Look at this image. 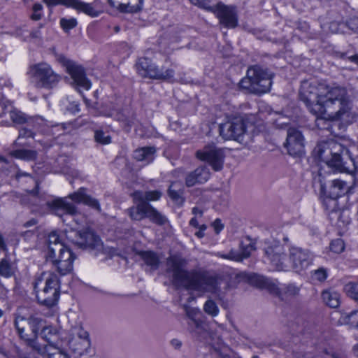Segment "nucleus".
<instances>
[{
	"mask_svg": "<svg viewBox=\"0 0 358 358\" xmlns=\"http://www.w3.org/2000/svg\"><path fill=\"white\" fill-rule=\"evenodd\" d=\"M44 350L48 358H70L66 352L55 348L52 345H46Z\"/></svg>",
	"mask_w": 358,
	"mask_h": 358,
	"instance_id": "38",
	"label": "nucleus"
},
{
	"mask_svg": "<svg viewBox=\"0 0 358 358\" xmlns=\"http://www.w3.org/2000/svg\"><path fill=\"white\" fill-rule=\"evenodd\" d=\"M289 260L292 264V269L299 273L306 270L312 264L313 257L308 250L292 246L289 249Z\"/></svg>",
	"mask_w": 358,
	"mask_h": 358,
	"instance_id": "15",
	"label": "nucleus"
},
{
	"mask_svg": "<svg viewBox=\"0 0 358 358\" xmlns=\"http://www.w3.org/2000/svg\"><path fill=\"white\" fill-rule=\"evenodd\" d=\"M0 163L5 164L6 165L10 164L8 160L5 157L1 156V155H0Z\"/></svg>",
	"mask_w": 358,
	"mask_h": 358,
	"instance_id": "63",
	"label": "nucleus"
},
{
	"mask_svg": "<svg viewBox=\"0 0 358 358\" xmlns=\"http://www.w3.org/2000/svg\"><path fill=\"white\" fill-rule=\"evenodd\" d=\"M59 280L55 273H50L45 279L44 287L37 291L36 297L38 301L48 308L57 303L59 298Z\"/></svg>",
	"mask_w": 358,
	"mask_h": 358,
	"instance_id": "8",
	"label": "nucleus"
},
{
	"mask_svg": "<svg viewBox=\"0 0 358 358\" xmlns=\"http://www.w3.org/2000/svg\"><path fill=\"white\" fill-rule=\"evenodd\" d=\"M212 226L215 230V232L217 234H219L224 228L223 224L221 222V220L219 219H216L212 224Z\"/></svg>",
	"mask_w": 358,
	"mask_h": 358,
	"instance_id": "52",
	"label": "nucleus"
},
{
	"mask_svg": "<svg viewBox=\"0 0 358 358\" xmlns=\"http://www.w3.org/2000/svg\"><path fill=\"white\" fill-rule=\"evenodd\" d=\"M155 153L156 148L154 146H146L136 149L134 151V157L138 161L149 164L154 160Z\"/></svg>",
	"mask_w": 358,
	"mask_h": 358,
	"instance_id": "25",
	"label": "nucleus"
},
{
	"mask_svg": "<svg viewBox=\"0 0 358 358\" xmlns=\"http://www.w3.org/2000/svg\"><path fill=\"white\" fill-rule=\"evenodd\" d=\"M186 314H187V316L189 318V322H192V319H196L194 317V310H186Z\"/></svg>",
	"mask_w": 358,
	"mask_h": 358,
	"instance_id": "59",
	"label": "nucleus"
},
{
	"mask_svg": "<svg viewBox=\"0 0 358 358\" xmlns=\"http://www.w3.org/2000/svg\"><path fill=\"white\" fill-rule=\"evenodd\" d=\"M273 75L267 69L255 65L248 68L246 77L240 82V87L257 94L270 91Z\"/></svg>",
	"mask_w": 358,
	"mask_h": 358,
	"instance_id": "6",
	"label": "nucleus"
},
{
	"mask_svg": "<svg viewBox=\"0 0 358 358\" xmlns=\"http://www.w3.org/2000/svg\"><path fill=\"white\" fill-rule=\"evenodd\" d=\"M69 110H70L73 113H76L80 110L79 105L77 103H71L70 105V107L68 108Z\"/></svg>",
	"mask_w": 358,
	"mask_h": 358,
	"instance_id": "56",
	"label": "nucleus"
},
{
	"mask_svg": "<svg viewBox=\"0 0 358 358\" xmlns=\"http://www.w3.org/2000/svg\"><path fill=\"white\" fill-rule=\"evenodd\" d=\"M266 256L278 271H285L287 268L286 254L284 247L279 241L267 239L264 242L263 248Z\"/></svg>",
	"mask_w": 358,
	"mask_h": 358,
	"instance_id": "12",
	"label": "nucleus"
},
{
	"mask_svg": "<svg viewBox=\"0 0 358 358\" xmlns=\"http://www.w3.org/2000/svg\"><path fill=\"white\" fill-rule=\"evenodd\" d=\"M36 224V221L34 219L31 220L25 224L26 227L32 226Z\"/></svg>",
	"mask_w": 358,
	"mask_h": 358,
	"instance_id": "64",
	"label": "nucleus"
},
{
	"mask_svg": "<svg viewBox=\"0 0 358 358\" xmlns=\"http://www.w3.org/2000/svg\"><path fill=\"white\" fill-rule=\"evenodd\" d=\"M40 31L38 29L32 31L29 33V36L33 38H36L40 37Z\"/></svg>",
	"mask_w": 358,
	"mask_h": 358,
	"instance_id": "60",
	"label": "nucleus"
},
{
	"mask_svg": "<svg viewBox=\"0 0 358 358\" xmlns=\"http://www.w3.org/2000/svg\"><path fill=\"white\" fill-rule=\"evenodd\" d=\"M348 190V186L346 182L339 179H334L331 181V185L329 187L328 196L336 200L347 193Z\"/></svg>",
	"mask_w": 358,
	"mask_h": 358,
	"instance_id": "23",
	"label": "nucleus"
},
{
	"mask_svg": "<svg viewBox=\"0 0 358 358\" xmlns=\"http://www.w3.org/2000/svg\"><path fill=\"white\" fill-rule=\"evenodd\" d=\"M60 26L64 29V31L67 32L70 29H73L77 26V20L76 18H62L59 22Z\"/></svg>",
	"mask_w": 358,
	"mask_h": 358,
	"instance_id": "43",
	"label": "nucleus"
},
{
	"mask_svg": "<svg viewBox=\"0 0 358 358\" xmlns=\"http://www.w3.org/2000/svg\"><path fill=\"white\" fill-rule=\"evenodd\" d=\"M248 280L250 284L259 288L266 287L268 285V279L255 273L250 274L248 276Z\"/></svg>",
	"mask_w": 358,
	"mask_h": 358,
	"instance_id": "39",
	"label": "nucleus"
},
{
	"mask_svg": "<svg viewBox=\"0 0 358 358\" xmlns=\"http://www.w3.org/2000/svg\"><path fill=\"white\" fill-rule=\"evenodd\" d=\"M73 0H43L48 6L62 5L66 7H71Z\"/></svg>",
	"mask_w": 358,
	"mask_h": 358,
	"instance_id": "48",
	"label": "nucleus"
},
{
	"mask_svg": "<svg viewBox=\"0 0 358 358\" xmlns=\"http://www.w3.org/2000/svg\"><path fill=\"white\" fill-rule=\"evenodd\" d=\"M189 225L195 228H199L201 226V224H199L196 217H194L190 220Z\"/></svg>",
	"mask_w": 358,
	"mask_h": 358,
	"instance_id": "57",
	"label": "nucleus"
},
{
	"mask_svg": "<svg viewBox=\"0 0 358 358\" xmlns=\"http://www.w3.org/2000/svg\"><path fill=\"white\" fill-rule=\"evenodd\" d=\"M284 145L289 155L301 157L304 153L305 147L304 138L301 131L294 127L288 128Z\"/></svg>",
	"mask_w": 358,
	"mask_h": 358,
	"instance_id": "17",
	"label": "nucleus"
},
{
	"mask_svg": "<svg viewBox=\"0 0 358 358\" xmlns=\"http://www.w3.org/2000/svg\"><path fill=\"white\" fill-rule=\"evenodd\" d=\"M171 345L174 349L179 350L182 346V342L177 338H173L171 341Z\"/></svg>",
	"mask_w": 358,
	"mask_h": 358,
	"instance_id": "54",
	"label": "nucleus"
},
{
	"mask_svg": "<svg viewBox=\"0 0 358 358\" xmlns=\"http://www.w3.org/2000/svg\"><path fill=\"white\" fill-rule=\"evenodd\" d=\"M72 334L78 337V338H75L74 340L82 341V348H74L75 352L79 355L87 354L88 352L87 350L90 346L89 334L87 331L84 330L82 327H75L72 329Z\"/></svg>",
	"mask_w": 358,
	"mask_h": 358,
	"instance_id": "21",
	"label": "nucleus"
},
{
	"mask_svg": "<svg viewBox=\"0 0 358 358\" xmlns=\"http://www.w3.org/2000/svg\"><path fill=\"white\" fill-rule=\"evenodd\" d=\"M73 236L71 235L68 238L79 248L94 252V255L103 251V243L94 231L86 229L73 231Z\"/></svg>",
	"mask_w": 358,
	"mask_h": 358,
	"instance_id": "10",
	"label": "nucleus"
},
{
	"mask_svg": "<svg viewBox=\"0 0 358 358\" xmlns=\"http://www.w3.org/2000/svg\"><path fill=\"white\" fill-rule=\"evenodd\" d=\"M61 62L65 66L66 71L71 76L76 87L78 89L82 88L85 90L90 89L91 82L86 77L85 70L81 66L65 57L61 58ZM78 90L80 91V90Z\"/></svg>",
	"mask_w": 358,
	"mask_h": 358,
	"instance_id": "16",
	"label": "nucleus"
},
{
	"mask_svg": "<svg viewBox=\"0 0 358 358\" xmlns=\"http://www.w3.org/2000/svg\"><path fill=\"white\" fill-rule=\"evenodd\" d=\"M315 151L328 169L354 176L358 171V158L352 159L346 147L334 140L319 143Z\"/></svg>",
	"mask_w": 358,
	"mask_h": 358,
	"instance_id": "3",
	"label": "nucleus"
},
{
	"mask_svg": "<svg viewBox=\"0 0 358 358\" xmlns=\"http://www.w3.org/2000/svg\"><path fill=\"white\" fill-rule=\"evenodd\" d=\"M146 217L153 223L159 225H163L167 222L166 217L158 212L150 203L148 206Z\"/></svg>",
	"mask_w": 358,
	"mask_h": 358,
	"instance_id": "35",
	"label": "nucleus"
},
{
	"mask_svg": "<svg viewBox=\"0 0 358 358\" xmlns=\"http://www.w3.org/2000/svg\"><path fill=\"white\" fill-rule=\"evenodd\" d=\"M10 155L17 159L33 161L36 159L37 152L33 150L19 149L11 151Z\"/></svg>",
	"mask_w": 358,
	"mask_h": 358,
	"instance_id": "33",
	"label": "nucleus"
},
{
	"mask_svg": "<svg viewBox=\"0 0 358 358\" xmlns=\"http://www.w3.org/2000/svg\"><path fill=\"white\" fill-rule=\"evenodd\" d=\"M192 213L195 215V217L199 216L201 217L203 215V211L199 209L198 207H194L192 208Z\"/></svg>",
	"mask_w": 358,
	"mask_h": 358,
	"instance_id": "58",
	"label": "nucleus"
},
{
	"mask_svg": "<svg viewBox=\"0 0 358 358\" xmlns=\"http://www.w3.org/2000/svg\"><path fill=\"white\" fill-rule=\"evenodd\" d=\"M343 290L346 295L358 304V282H349L345 285Z\"/></svg>",
	"mask_w": 358,
	"mask_h": 358,
	"instance_id": "36",
	"label": "nucleus"
},
{
	"mask_svg": "<svg viewBox=\"0 0 358 358\" xmlns=\"http://www.w3.org/2000/svg\"><path fill=\"white\" fill-rule=\"evenodd\" d=\"M184 194V185L180 181H176L171 183L168 189V195L170 199L176 203H182Z\"/></svg>",
	"mask_w": 358,
	"mask_h": 358,
	"instance_id": "27",
	"label": "nucleus"
},
{
	"mask_svg": "<svg viewBox=\"0 0 358 358\" xmlns=\"http://www.w3.org/2000/svg\"><path fill=\"white\" fill-rule=\"evenodd\" d=\"M153 64L148 57L139 58L136 64V68L142 77L149 78L150 71L153 69Z\"/></svg>",
	"mask_w": 358,
	"mask_h": 358,
	"instance_id": "32",
	"label": "nucleus"
},
{
	"mask_svg": "<svg viewBox=\"0 0 358 358\" xmlns=\"http://www.w3.org/2000/svg\"><path fill=\"white\" fill-rule=\"evenodd\" d=\"M15 326L20 337L29 343H34L38 331L43 328V320L36 317L28 319L17 316L15 320Z\"/></svg>",
	"mask_w": 358,
	"mask_h": 358,
	"instance_id": "11",
	"label": "nucleus"
},
{
	"mask_svg": "<svg viewBox=\"0 0 358 358\" xmlns=\"http://www.w3.org/2000/svg\"><path fill=\"white\" fill-rule=\"evenodd\" d=\"M345 249L344 241L341 238L333 240L330 243V250L337 254L342 252Z\"/></svg>",
	"mask_w": 358,
	"mask_h": 358,
	"instance_id": "44",
	"label": "nucleus"
},
{
	"mask_svg": "<svg viewBox=\"0 0 358 358\" xmlns=\"http://www.w3.org/2000/svg\"><path fill=\"white\" fill-rule=\"evenodd\" d=\"M15 273V267L7 258L0 261V275L4 278H10Z\"/></svg>",
	"mask_w": 358,
	"mask_h": 358,
	"instance_id": "34",
	"label": "nucleus"
},
{
	"mask_svg": "<svg viewBox=\"0 0 358 358\" xmlns=\"http://www.w3.org/2000/svg\"><path fill=\"white\" fill-rule=\"evenodd\" d=\"M210 171L206 166H201L194 171L188 173L185 177V185L187 187H193L196 184H202L210 178Z\"/></svg>",
	"mask_w": 358,
	"mask_h": 358,
	"instance_id": "19",
	"label": "nucleus"
},
{
	"mask_svg": "<svg viewBox=\"0 0 358 358\" xmlns=\"http://www.w3.org/2000/svg\"><path fill=\"white\" fill-rule=\"evenodd\" d=\"M207 227L206 224H201L199 227V231L195 233V236H196L199 238H201L204 236V231L206 229Z\"/></svg>",
	"mask_w": 358,
	"mask_h": 358,
	"instance_id": "53",
	"label": "nucleus"
},
{
	"mask_svg": "<svg viewBox=\"0 0 358 358\" xmlns=\"http://www.w3.org/2000/svg\"><path fill=\"white\" fill-rule=\"evenodd\" d=\"M71 348L75 352L76 348H82V341L81 340H72L70 343Z\"/></svg>",
	"mask_w": 358,
	"mask_h": 358,
	"instance_id": "55",
	"label": "nucleus"
},
{
	"mask_svg": "<svg viewBox=\"0 0 358 358\" xmlns=\"http://www.w3.org/2000/svg\"><path fill=\"white\" fill-rule=\"evenodd\" d=\"M207 10L215 13L220 23L224 27L232 29L238 25L237 11L235 6H227L222 2L213 5H204Z\"/></svg>",
	"mask_w": 358,
	"mask_h": 358,
	"instance_id": "13",
	"label": "nucleus"
},
{
	"mask_svg": "<svg viewBox=\"0 0 358 358\" xmlns=\"http://www.w3.org/2000/svg\"><path fill=\"white\" fill-rule=\"evenodd\" d=\"M299 97L308 110L322 119L352 122V101L348 89L342 85L303 83Z\"/></svg>",
	"mask_w": 358,
	"mask_h": 358,
	"instance_id": "1",
	"label": "nucleus"
},
{
	"mask_svg": "<svg viewBox=\"0 0 358 358\" xmlns=\"http://www.w3.org/2000/svg\"><path fill=\"white\" fill-rule=\"evenodd\" d=\"M162 195V193L159 190L141 192L136 191L132 194V197L134 202L142 201L148 202L152 201L159 200Z\"/></svg>",
	"mask_w": 358,
	"mask_h": 358,
	"instance_id": "30",
	"label": "nucleus"
},
{
	"mask_svg": "<svg viewBox=\"0 0 358 358\" xmlns=\"http://www.w3.org/2000/svg\"><path fill=\"white\" fill-rule=\"evenodd\" d=\"M34 133L26 128H22L19 131V135L17 138V140L15 141V144L16 145L23 146L25 145L26 143L22 141V138H34Z\"/></svg>",
	"mask_w": 358,
	"mask_h": 358,
	"instance_id": "41",
	"label": "nucleus"
},
{
	"mask_svg": "<svg viewBox=\"0 0 358 358\" xmlns=\"http://www.w3.org/2000/svg\"><path fill=\"white\" fill-rule=\"evenodd\" d=\"M220 135L225 140L243 141L245 132L244 120L241 116H235L219 127Z\"/></svg>",
	"mask_w": 358,
	"mask_h": 358,
	"instance_id": "14",
	"label": "nucleus"
},
{
	"mask_svg": "<svg viewBox=\"0 0 358 358\" xmlns=\"http://www.w3.org/2000/svg\"><path fill=\"white\" fill-rule=\"evenodd\" d=\"M6 245L5 244L3 238L0 234V250H6Z\"/></svg>",
	"mask_w": 358,
	"mask_h": 358,
	"instance_id": "62",
	"label": "nucleus"
},
{
	"mask_svg": "<svg viewBox=\"0 0 358 358\" xmlns=\"http://www.w3.org/2000/svg\"><path fill=\"white\" fill-rule=\"evenodd\" d=\"M175 71L172 69H164L159 68L155 64H153V69L150 71L149 78L156 80H162L173 83L176 81L175 79Z\"/></svg>",
	"mask_w": 358,
	"mask_h": 358,
	"instance_id": "22",
	"label": "nucleus"
},
{
	"mask_svg": "<svg viewBox=\"0 0 358 358\" xmlns=\"http://www.w3.org/2000/svg\"><path fill=\"white\" fill-rule=\"evenodd\" d=\"M139 256L151 271L157 270L160 264V259L157 253L152 251H141Z\"/></svg>",
	"mask_w": 358,
	"mask_h": 358,
	"instance_id": "31",
	"label": "nucleus"
},
{
	"mask_svg": "<svg viewBox=\"0 0 358 358\" xmlns=\"http://www.w3.org/2000/svg\"><path fill=\"white\" fill-rule=\"evenodd\" d=\"M195 155L199 160L207 162L215 171H219L223 168L225 149L214 143H209L198 150Z\"/></svg>",
	"mask_w": 358,
	"mask_h": 358,
	"instance_id": "9",
	"label": "nucleus"
},
{
	"mask_svg": "<svg viewBox=\"0 0 358 358\" xmlns=\"http://www.w3.org/2000/svg\"><path fill=\"white\" fill-rule=\"evenodd\" d=\"M321 296L322 301L330 308H336L341 303L340 294L332 289L322 291Z\"/></svg>",
	"mask_w": 358,
	"mask_h": 358,
	"instance_id": "28",
	"label": "nucleus"
},
{
	"mask_svg": "<svg viewBox=\"0 0 358 358\" xmlns=\"http://www.w3.org/2000/svg\"><path fill=\"white\" fill-rule=\"evenodd\" d=\"M68 199H70L75 203H82L99 212L101 211L99 201L96 199L87 195L85 188L80 187L66 197L57 198L46 202V206L50 211L52 214L62 218L64 222L65 221L64 219V216L70 215L74 217L78 214L77 207L73 203L69 201Z\"/></svg>",
	"mask_w": 358,
	"mask_h": 358,
	"instance_id": "4",
	"label": "nucleus"
},
{
	"mask_svg": "<svg viewBox=\"0 0 358 358\" xmlns=\"http://www.w3.org/2000/svg\"><path fill=\"white\" fill-rule=\"evenodd\" d=\"M118 120L122 122L123 126L129 131L130 128L134 123L135 117L132 115L131 116L127 117L124 114H121L118 117Z\"/></svg>",
	"mask_w": 358,
	"mask_h": 358,
	"instance_id": "46",
	"label": "nucleus"
},
{
	"mask_svg": "<svg viewBox=\"0 0 358 358\" xmlns=\"http://www.w3.org/2000/svg\"><path fill=\"white\" fill-rule=\"evenodd\" d=\"M346 25L350 30L358 33V17L350 18L346 22Z\"/></svg>",
	"mask_w": 358,
	"mask_h": 358,
	"instance_id": "50",
	"label": "nucleus"
},
{
	"mask_svg": "<svg viewBox=\"0 0 358 358\" xmlns=\"http://www.w3.org/2000/svg\"><path fill=\"white\" fill-rule=\"evenodd\" d=\"M187 325L189 331L199 339L204 338L208 334V325L200 320L192 319Z\"/></svg>",
	"mask_w": 358,
	"mask_h": 358,
	"instance_id": "26",
	"label": "nucleus"
},
{
	"mask_svg": "<svg viewBox=\"0 0 358 358\" xmlns=\"http://www.w3.org/2000/svg\"><path fill=\"white\" fill-rule=\"evenodd\" d=\"M345 27H348L346 22H332L329 25V29L333 33H343Z\"/></svg>",
	"mask_w": 358,
	"mask_h": 358,
	"instance_id": "47",
	"label": "nucleus"
},
{
	"mask_svg": "<svg viewBox=\"0 0 358 358\" xmlns=\"http://www.w3.org/2000/svg\"><path fill=\"white\" fill-rule=\"evenodd\" d=\"M43 9V6L41 3H36L33 6L34 13L31 15V18L33 20L37 21L41 18V14L40 11Z\"/></svg>",
	"mask_w": 358,
	"mask_h": 358,
	"instance_id": "49",
	"label": "nucleus"
},
{
	"mask_svg": "<svg viewBox=\"0 0 358 358\" xmlns=\"http://www.w3.org/2000/svg\"><path fill=\"white\" fill-rule=\"evenodd\" d=\"M348 60L358 65V54L348 57Z\"/></svg>",
	"mask_w": 358,
	"mask_h": 358,
	"instance_id": "61",
	"label": "nucleus"
},
{
	"mask_svg": "<svg viewBox=\"0 0 358 358\" xmlns=\"http://www.w3.org/2000/svg\"><path fill=\"white\" fill-rule=\"evenodd\" d=\"M48 261L61 275H65L73 271V264L76 259L71 249L61 240L59 235L53 231L48 239Z\"/></svg>",
	"mask_w": 358,
	"mask_h": 358,
	"instance_id": "5",
	"label": "nucleus"
},
{
	"mask_svg": "<svg viewBox=\"0 0 358 358\" xmlns=\"http://www.w3.org/2000/svg\"><path fill=\"white\" fill-rule=\"evenodd\" d=\"M8 113L10 119L15 124H22L27 121V115L15 108L10 109Z\"/></svg>",
	"mask_w": 358,
	"mask_h": 358,
	"instance_id": "37",
	"label": "nucleus"
},
{
	"mask_svg": "<svg viewBox=\"0 0 358 358\" xmlns=\"http://www.w3.org/2000/svg\"><path fill=\"white\" fill-rule=\"evenodd\" d=\"M285 294H288L289 296H296L299 294V289L295 286L294 285L290 284L287 285L284 288Z\"/></svg>",
	"mask_w": 358,
	"mask_h": 358,
	"instance_id": "51",
	"label": "nucleus"
},
{
	"mask_svg": "<svg viewBox=\"0 0 358 358\" xmlns=\"http://www.w3.org/2000/svg\"><path fill=\"white\" fill-rule=\"evenodd\" d=\"M203 310L208 315H210L213 317L217 316L219 313V308L213 300H208L206 301L203 306Z\"/></svg>",
	"mask_w": 358,
	"mask_h": 358,
	"instance_id": "42",
	"label": "nucleus"
},
{
	"mask_svg": "<svg viewBox=\"0 0 358 358\" xmlns=\"http://www.w3.org/2000/svg\"><path fill=\"white\" fill-rule=\"evenodd\" d=\"M328 277V270L324 267L311 271V278L314 281L323 282Z\"/></svg>",
	"mask_w": 358,
	"mask_h": 358,
	"instance_id": "40",
	"label": "nucleus"
},
{
	"mask_svg": "<svg viewBox=\"0 0 358 358\" xmlns=\"http://www.w3.org/2000/svg\"><path fill=\"white\" fill-rule=\"evenodd\" d=\"M240 252L235 250H231L227 255L217 252L216 256L226 259L242 262L243 259L248 258L250 256L251 252L255 250V245L250 242L245 243L241 241L240 243Z\"/></svg>",
	"mask_w": 358,
	"mask_h": 358,
	"instance_id": "18",
	"label": "nucleus"
},
{
	"mask_svg": "<svg viewBox=\"0 0 358 358\" xmlns=\"http://www.w3.org/2000/svg\"><path fill=\"white\" fill-rule=\"evenodd\" d=\"M71 8L92 17H97L100 13L94 6L93 3H85L80 0H73Z\"/></svg>",
	"mask_w": 358,
	"mask_h": 358,
	"instance_id": "29",
	"label": "nucleus"
},
{
	"mask_svg": "<svg viewBox=\"0 0 358 358\" xmlns=\"http://www.w3.org/2000/svg\"><path fill=\"white\" fill-rule=\"evenodd\" d=\"M94 139L97 143L101 144H108L110 143V136L101 130L95 131Z\"/></svg>",
	"mask_w": 358,
	"mask_h": 358,
	"instance_id": "45",
	"label": "nucleus"
},
{
	"mask_svg": "<svg viewBox=\"0 0 358 358\" xmlns=\"http://www.w3.org/2000/svg\"><path fill=\"white\" fill-rule=\"evenodd\" d=\"M134 203H136V205L127 210L131 219L139 221L146 217L149 203L142 201H136Z\"/></svg>",
	"mask_w": 358,
	"mask_h": 358,
	"instance_id": "24",
	"label": "nucleus"
},
{
	"mask_svg": "<svg viewBox=\"0 0 358 358\" xmlns=\"http://www.w3.org/2000/svg\"><path fill=\"white\" fill-rule=\"evenodd\" d=\"M166 273L172 285L178 289L217 294L219 275L201 268L187 269L188 260L180 255H171L166 259Z\"/></svg>",
	"mask_w": 358,
	"mask_h": 358,
	"instance_id": "2",
	"label": "nucleus"
},
{
	"mask_svg": "<svg viewBox=\"0 0 358 358\" xmlns=\"http://www.w3.org/2000/svg\"><path fill=\"white\" fill-rule=\"evenodd\" d=\"M113 7L122 13H137L142 9L143 0H108Z\"/></svg>",
	"mask_w": 358,
	"mask_h": 358,
	"instance_id": "20",
	"label": "nucleus"
},
{
	"mask_svg": "<svg viewBox=\"0 0 358 358\" xmlns=\"http://www.w3.org/2000/svg\"><path fill=\"white\" fill-rule=\"evenodd\" d=\"M29 74L36 86L39 88L52 89L61 80V76L55 73L47 63H39L31 66Z\"/></svg>",
	"mask_w": 358,
	"mask_h": 358,
	"instance_id": "7",
	"label": "nucleus"
}]
</instances>
